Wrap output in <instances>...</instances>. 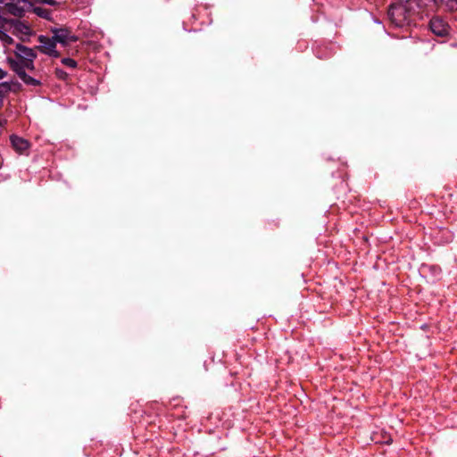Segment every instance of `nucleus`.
Listing matches in <instances>:
<instances>
[{
	"label": "nucleus",
	"mask_w": 457,
	"mask_h": 457,
	"mask_svg": "<svg viewBox=\"0 0 457 457\" xmlns=\"http://www.w3.org/2000/svg\"><path fill=\"white\" fill-rule=\"evenodd\" d=\"M7 11L13 14L14 16H21L23 14V8L17 6V4L13 3H8L6 4Z\"/></svg>",
	"instance_id": "f8f14e48"
},
{
	"label": "nucleus",
	"mask_w": 457,
	"mask_h": 457,
	"mask_svg": "<svg viewBox=\"0 0 457 457\" xmlns=\"http://www.w3.org/2000/svg\"><path fill=\"white\" fill-rule=\"evenodd\" d=\"M12 27H14L13 20L0 18V40L6 45H10L13 41L8 34Z\"/></svg>",
	"instance_id": "39448f33"
},
{
	"label": "nucleus",
	"mask_w": 457,
	"mask_h": 457,
	"mask_svg": "<svg viewBox=\"0 0 457 457\" xmlns=\"http://www.w3.org/2000/svg\"><path fill=\"white\" fill-rule=\"evenodd\" d=\"M27 86L29 87H39L41 86V80L40 79L34 78L30 75H29L26 71L21 72L19 77Z\"/></svg>",
	"instance_id": "6e6552de"
},
{
	"label": "nucleus",
	"mask_w": 457,
	"mask_h": 457,
	"mask_svg": "<svg viewBox=\"0 0 457 457\" xmlns=\"http://www.w3.org/2000/svg\"><path fill=\"white\" fill-rule=\"evenodd\" d=\"M12 90V84L8 82L0 83V107L3 106L4 99Z\"/></svg>",
	"instance_id": "1a4fd4ad"
},
{
	"label": "nucleus",
	"mask_w": 457,
	"mask_h": 457,
	"mask_svg": "<svg viewBox=\"0 0 457 457\" xmlns=\"http://www.w3.org/2000/svg\"><path fill=\"white\" fill-rule=\"evenodd\" d=\"M37 41L39 43L37 49L41 53L52 57H59L60 54L56 50V41L54 37H49L47 36L40 35L37 38Z\"/></svg>",
	"instance_id": "f03ea898"
},
{
	"label": "nucleus",
	"mask_w": 457,
	"mask_h": 457,
	"mask_svg": "<svg viewBox=\"0 0 457 457\" xmlns=\"http://www.w3.org/2000/svg\"><path fill=\"white\" fill-rule=\"evenodd\" d=\"M10 141L13 149L19 154H24L30 145L28 140L16 135L11 136Z\"/></svg>",
	"instance_id": "0eeeda50"
},
{
	"label": "nucleus",
	"mask_w": 457,
	"mask_h": 457,
	"mask_svg": "<svg viewBox=\"0 0 457 457\" xmlns=\"http://www.w3.org/2000/svg\"><path fill=\"white\" fill-rule=\"evenodd\" d=\"M387 16L393 25L401 28L408 22L409 12L403 4H391Z\"/></svg>",
	"instance_id": "f257e3e1"
},
{
	"label": "nucleus",
	"mask_w": 457,
	"mask_h": 457,
	"mask_svg": "<svg viewBox=\"0 0 457 457\" xmlns=\"http://www.w3.org/2000/svg\"><path fill=\"white\" fill-rule=\"evenodd\" d=\"M7 72L0 68V79H4L6 76Z\"/></svg>",
	"instance_id": "a211bd4d"
},
{
	"label": "nucleus",
	"mask_w": 457,
	"mask_h": 457,
	"mask_svg": "<svg viewBox=\"0 0 457 457\" xmlns=\"http://www.w3.org/2000/svg\"><path fill=\"white\" fill-rule=\"evenodd\" d=\"M429 28L437 37H446L450 32V26L440 17H433L429 21Z\"/></svg>",
	"instance_id": "7ed1b4c3"
},
{
	"label": "nucleus",
	"mask_w": 457,
	"mask_h": 457,
	"mask_svg": "<svg viewBox=\"0 0 457 457\" xmlns=\"http://www.w3.org/2000/svg\"><path fill=\"white\" fill-rule=\"evenodd\" d=\"M14 53L16 57L21 61H31L35 60L37 57V54L32 48L27 47L21 44L16 45Z\"/></svg>",
	"instance_id": "423d86ee"
},
{
	"label": "nucleus",
	"mask_w": 457,
	"mask_h": 457,
	"mask_svg": "<svg viewBox=\"0 0 457 457\" xmlns=\"http://www.w3.org/2000/svg\"><path fill=\"white\" fill-rule=\"evenodd\" d=\"M24 65V71L29 70L31 72H34L35 66H34V60L31 61H23Z\"/></svg>",
	"instance_id": "4468645a"
},
{
	"label": "nucleus",
	"mask_w": 457,
	"mask_h": 457,
	"mask_svg": "<svg viewBox=\"0 0 457 457\" xmlns=\"http://www.w3.org/2000/svg\"><path fill=\"white\" fill-rule=\"evenodd\" d=\"M9 63H10V67L12 68V70L18 75V77H20V74H21V72H24V65H23V61L18 59V60H13V59H9Z\"/></svg>",
	"instance_id": "9d476101"
},
{
	"label": "nucleus",
	"mask_w": 457,
	"mask_h": 457,
	"mask_svg": "<svg viewBox=\"0 0 457 457\" xmlns=\"http://www.w3.org/2000/svg\"><path fill=\"white\" fill-rule=\"evenodd\" d=\"M37 2L46 4L51 6H54L58 4L57 0H37Z\"/></svg>",
	"instance_id": "dca6fc26"
},
{
	"label": "nucleus",
	"mask_w": 457,
	"mask_h": 457,
	"mask_svg": "<svg viewBox=\"0 0 457 457\" xmlns=\"http://www.w3.org/2000/svg\"><path fill=\"white\" fill-rule=\"evenodd\" d=\"M10 84H12V88L13 92H17L21 89V85L19 83V82H16V81H11L9 82Z\"/></svg>",
	"instance_id": "2eb2a0df"
},
{
	"label": "nucleus",
	"mask_w": 457,
	"mask_h": 457,
	"mask_svg": "<svg viewBox=\"0 0 457 457\" xmlns=\"http://www.w3.org/2000/svg\"><path fill=\"white\" fill-rule=\"evenodd\" d=\"M448 4L451 6V8L457 9V0H450Z\"/></svg>",
	"instance_id": "f3484780"
},
{
	"label": "nucleus",
	"mask_w": 457,
	"mask_h": 457,
	"mask_svg": "<svg viewBox=\"0 0 457 457\" xmlns=\"http://www.w3.org/2000/svg\"><path fill=\"white\" fill-rule=\"evenodd\" d=\"M62 63L69 68L75 69L78 65L77 62L71 58H62Z\"/></svg>",
	"instance_id": "ddd939ff"
},
{
	"label": "nucleus",
	"mask_w": 457,
	"mask_h": 457,
	"mask_svg": "<svg viewBox=\"0 0 457 457\" xmlns=\"http://www.w3.org/2000/svg\"><path fill=\"white\" fill-rule=\"evenodd\" d=\"M53 37L56 43H60L62 46H67L71 42H76L78 37L73 35L69 29L64 28L52 29Z\"/></svg>",
	"instance_id": "20e7f679"
},
{
	"label": "nucleus",
	"mask_w": 457,
	"mask_h": 457,
	"mask_svg": "<svg viewBox=\"0 0 457 457\" xmlns=\"http://www.w3.org/2000/svg\"><path fill=\"white\" fill-rule=\"evenodd\" d=\"M6 0H0V4L4 3Z\"/></svg>",
	"instance_id": "aec40b11"
},
{
	"label": "nucleus",
	"mask_w": 457,
	"mask_h": 457,
	"mask_svg": "<svg viewBox=\"0 0 457 457\" xmlns=\"http://www.w3.org/2000/svg\"><path fill=\"white\" fill-rule=\"evenodd\" d=\"M28 0H18V2L26 3Z\"/></svg>",
	"instance_id": "6ab92c4d"
},
{
	"label": "nucleus",
	"mask_w": 457,
	"mask_h": 457,
	"mask_svg": "<svg viewBox=\"0 0 457 457\" xmlns=\"http://www.w3.org/2000/svg\"><path fill=\"white\" fill-rule=\"evenodd\" d=\"M34 12L46 20H51L52 18V12L49 9L43 8V7H35L33 9Z\"/></svg>",
	"instance_id": "9b49d317"
}]
</instances>
